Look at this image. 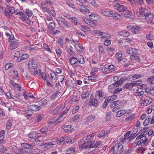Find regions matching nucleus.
Returning <instances> with one entry per match:
<instances>
[{"instance_id": "obj_1", "label": "nucleus", "mask_w": 154, "mask_h": 154, "mask_svg": "<svg viewBox=\"0 0 154 154\" xmlns=\"http://www.w3.org/2000/svg\"><path fill=\"white\" fill-rule=\"evenodd\" d=\"M147 139L145 136L139 135L136 137L132 146L136 147L137 146L143 145L146 143Z\"/></svg>"}, {"instance_id": "obj_2", "label": "nucleus", "mask_w": 154, "mask_h": 154, "mask_svg": "<svg viewBox=\"0 0 154 154\" xmlns=\"http://www.w3.org/2000/svg\"><path fill=\"white\" fill-rule=\"evenodd\" d=\"M68 111V110H66L63 111L62 113L60 114L55 121H54L53 119L50 120L49 122V124L50 125L51 124H52L53 125H54L63 121L64 119V115L67 113Z\"/></svg>"}, {"instance_id": "obj_3", "label": "nucleus", "mask_w": 154, "mask_h": 154, "mask_svg": "<svg viewBox=\"0 0 154 154\" xmlns=\"http://www.w3.org/2000/svg\"><path fill=\"white\" fill-rule=\"evenodd\" d=\"M56 20L60 27L63 28H67L70 27V25L62 17H57L56 18Z\"/></svg>"}, {"instance_id": "obj_4", "label": "nucleus", "mask_w": 154, "mask_h": 154, "mask_svg": "<svg viewBox=\"0 0 154 154\" xmlns=\"http://www.w3.org/2000/svg\"><path fill=\"white\" fill-rule=\"evenodd\" d=\"M34 61L32 60H30L28 63L29 68L30 71L33 72L35 74H37L38 72L36 65L34 63Z\"/></svg>"}, {"instance_id": "obj_5", "label": "nucleus", "mask_w": 154, "mask_h": 154, "mask_svg": "<svg viewBox=\"0 0 154 154\" xmlns=\"http://www.w3.org/2000/svg\"><path fill=\"white\" fill-rule=\"evenodd\" d=\"M152 101L151 98L143 96L140 98V104L142 106H146L151 104Z\"/></svg>"}, {"instance_id": "obj_6", "label": "nucleus", "mask_w": 154, "mask_h": 154, "mask_svg": "<svg viewBox=\"0 0 154 154\" xmlns=\"http://www.w3.org/2000/svg\"><path fill=\"white\" fill-rule=\"evenodd\" d=\"M13 9L14 10V8L11 7V10H10L5 7H3L0 6V12L3 13L5 16L10 17L13 14V11H12Z\"/></svg>"}, {"instance_id": "obj_7", "label": "nucleus", "mask_w": 154, "mask_h": 154, "mask_svg": "<svg viewBox=\"0 0 154 154\" xmlns=\"http://www.w3.org/2000/svg\"><path fill=\"white\" fill-rule=\"evenodd\" d=\"M55 26V24L54 23L51 22L49 24L48 28L49 32L54 35L58 34L60 32V31L54 29Z\"/></svg>"}, {"instance_id": "obj_8", "label": "nucleus", "mask_w": 154, "mask_h": 154, "mask_svg": "<svg viewBox=\"0 0 154 154\" xmlns=\"http://www.w3.org/2000/svg\"><path fill=\"white\" fill-rule=\"evenodd\" d=\"M123 148V145L121 144L119 145L118 146L116 145H115L111 149L110 151L112 152L113 154H116L117 153V151H121Z\"/></svg>"}, {"instance_id": "obj_9", "label": "nucleus", "mask_w": 154, "mask_h": 154, "mask_svg": "<svg viewBox=\"0 0 154 154\" xmlns=\"http://www.w3.org/2000/svg\"><path fill=\"white\" fill-rule=\"evenodd\" d=\"M114 8L120 12L126 11L128 8L124 5L118 3H116L114 6Z\"/></svg>"}, {"instance_id": "obj_10", "label": "nucleus", "mask_w": 154, "mask_h": 154, "mask_svg": "<svg viewBox=\"0 0 154 154\" xmlns=\"http://www.w3.org/2000/svg\"><path fill=\"white\" fill-rule=\"evenodd\" d=\"M20 19L23 22H24L29 25L32 23V22L29 19V17L25 14H22L21 17H19Z\"/></svg>"}, {"instance_id": "obj_11", "label": "nucleus", "mask_w": 154, "mask_h": 154, "mask_svg": "<svg viewBox=\"0 0 154 154\" xmlns=\"http://www.w3.org/2000/svg\"><path fill=\"white\" fill-rule=\"evenodd\" d=\"M10 41L11 42L10 44V49L12 50L18 47L19 44L18 41L17 40L13 38L10 40Z\"/></svg>"}, {"instance_id": "obj_12", "label": "nucleus", "mask_w": 154, "mask_h": 154, "mask_svg": "<svg viewBox=\"0 0 154 154\" xmlns=\"http://www.w3.org/2000/svg\"><path fill=\"white\" fill-rule=\"evenodd\" d=\"M124 47L127 49L126 50V52L129 54L133 55L137 53V50L134 48H129L127 45H125Z\"/></svg>"}, {"instance_id": "obj_13", "label": "nucleus", "mask_w": 154, "mask_h": 154, "mask_svg": "<svg viewBox=\"0 0 154 154\" xmlns=\"http://www.w3.org/2000/svg\"><path fill=\"white\" fill-rule=\"evenodd\" d=\"M92 97V95H91L89 101L90 105V106H93L95 107H97L98 105L99 100L97 98L94 99Z\"/></svg>"}, {"instance_id": "obj_14", "label": "nucleus", "mask_w": 154, "mask_h": 154, "mask_svg": "<svg viewBox=\"0 0 154 154\" xmlns=\"http://www.w3.org/2000/svg\"><path fill=\"white\" fill-rule=\"evenodd\" d=\"M145 18L148 20V23H154V17L153 14L149 13H146L145 15Z\"/></svg>"}, {"instance_id": "obj_15", "label": "nucleus", "mask_w": 154, "mask_h": 154, "mask_svg": "<svg viewBox=\"0 0 154 154\" xmlns=\"http://www.w3.org/2000/svg\"><path fill=\"white\" fill-rule=\"evenodd\" d=\"M40 137H38V138H36L35 140H34V141L35 142V144L36 145L41 146L44 144L45 143H44V141L45 140L46 137H44L42 139H41Z\"/></svg>"}, {"instance_id": "obj_16", "label": "nucleus", "mask_w": 154, "mask_h": 154, "mask_svg": "<svg viewBox=\"0 0 154 154\" xmlns=\"http://www.w3.org/2000/svg\"><path fill=\"white\" fill-rule=\"evenodd\" d=\"M58 139L57 138H54L51 140V142H48L45 143V145L49 146V147H52L53 146L57 144L58 143Z\"/></svg>"}, {"instance_id": "obj_17", "label": "nucleus", "mask_w": 154, "mask_h": 154, "mask_svg": "<svg viewBox=\"0 0 154 154\" xmlns=\"http://www.w3.org/2000/svg\"><path fill=\"white\" fill-rule=\"evenodd\" d=\"M100 12L103 15L110 17L112 16V12L109 9H102Z\"/></svg>"}, {"instance_id": "obj_18", "label": "nucleus", "mask_w": 154, "mask_h": 154, "mask_svg": "<svg viewBox=\"0 0 154 154\" xmlns=\"http://www.w3.org/2000/svg\"><path fill=\"white\" fill-rule=\"evenodd\" d=\"M62 128L66 132H71L74 130L72 127L70 125H63L62 127Z\"/></svg>"}, {"instance_id": "obj_19", "label": "nucleus", "mask_w": 154, "mask_h": 154, "mask_svg": "<svg viewBox=\"0 0 154 154\" xmlns=\"http://www.w3.org/2000/svg\"><path fill=\"white\" fill-rule=\"evenodd\" d=\"M96 98H98L101 100V102L104 99V96L102 91L98 90L96 94Z\"/></svg>"}, {"instance_id": "obj_20", "label": "nucleus", "mask_w": 154, "mask_h": 154, "mask_svg": "<svg viewBox=\"0 0 154 154\" xmlns=\"http://www.w3.org/2000/svg\"><path fill=\"white\" fill-rule=\"evenodd\" d=\"M28 109L33 111H36L39 110L41 107L40 106L36 105H32L28 106Z\"/></svg>"}, {"instance_id": "obj_21", "label": "nucleus", "mask_w": 154, "mask_h": 154, "mask_svg": "<svg viewBox=\"0 0 154 154\" xmlns=\"http://www.w3.org/2000/svg\"><path fill=\"white\" fill-rule=\"evenodd\" d=\"M147 11V10L143 8H140L139 9V14L138 16L139 17H144L146 12Z\"/></svg>"}, {"instance_id": "obj_22", "label": "nucleus", "mask_w": 154, "mask_h": 154, "mask_svg": "<svg viewBox=\"0 0 154 154\" xmlns=\"http://www.w3.org/2000/svg\"><path fill=\"white\" fill-rule=\"evenodd\" d=\"M28 137L29 138L33 139L32 141H34L36 138L41 137V136L37 134L35 132H31L28 134Z\"/></svg>"}, {"instance_id": "obj_23", "label": "nucleus", "mask_w": 154, "mask_h": 154, "mask_svg": "<svg viewBox=\"0 0 154 154\" xmlns=\"http://www.w3.org/2000/svg\"><path fill=\"white\" fill-rule=\"evenodd\" d=\"M21 146L23 147V150L25 151V149H33L34 146L32 145H30L27 143H23L21 144Z\"/></svg>"}, {"instance_id": "obj_24", "label": "nucleus", "mask_w": 154, "mask_h": 154, "mask_svg": "<svg viewBox=\"0 0 154 154\" xmlns=\"http://www.w3.org/2000/svg\"><path fill=\"white\" fill-rule=\"evenodd\" d=\"M69 60L70 64L73 66H75L76 65H77L78 62L76 58L72 57L70 58Z\"/></svg>"}, {"instance_id": "obj_25", "label": "nucleus", "mask_w": 154, "mask_h": 154, "mask_svg": "<svg viewBox=\"0 0 154 154\" xmlns=\"http://www.w3.org/2000/svg\"><path fill=\"white\" fill-rule=\"evenodd\" d=\"M116 82L113 83L112 84L110 85L109 86V91L111 92H113L114 90L119 85Z\"/></svg>"}, {"instance_id": "obj_26", "label": "nucleus", "mask_w": 154, "mask_h": 154, "mask_svg": "<svg viewBox=\"0 0 154 154\" xmlns=\"http://www.w3.org/2000/svg\"><path fill=\"white\" fill-rule=\"evenodd\" d=\"M137 85V83L135 82L128 83L125 85V88L128 89H131L134 86Z\"/></svg>"}, {"instance_id": "obj_27", "label": "nucleus", "mask_w": 154, "mask_h": 154, "mask_svg": "<svg viewBox=\"0 0 154 154\" xmlns=\"http://www.w3.org/2000/svg\"><path fill=\"white\" fill-rule=\"evenodd\" d=\"M53 125L52 124H51L50 125L48 123V125L45 127L44 128L41 129L40 131L43 133H45L46 132L50 131L51 129V125Z\"/></svg>"}, {"instance_id": "obj_28", "label": "nucleus", "mask_w": 154, "mask_h": 154, "mask_svg": "<svg viewBox=\"0 0 154 154\" xmlns=\"http://www.w3.org/2000/svg\"><path fill=\"white\" fill-rule=\"evenodd\" d=\"M131 28V31L135 34L139 32L140 28L137 25H134L133 26H130Z\"/></svg>"}, {"instance_id": "obj_29", "label": "nucleus", "mask_w": 154, "mask_h": 154, "mask_svg": "<svg viewBox=\"0 0 154 154\" xmlns=\"http://www.w3.org/2000/svg\"><path fill=\"white\" fill-rule=\"evenodd\" d=\"M5 33L7 36H10L8 38V41L9 42H10V40L14 38V35L12 34V32L10 30L8 31H6Z\"/></svg>"}, {"instance_id": "obj_30", "label": "nucleus", "mask_w": 154, "mask_h": 154, "mask_svg": "<svg viewBox=\"0 0 154 154\" xmlns=\"http://www.w3.org/2000/svg\"><path fill=\"white\" fill-rule=\"evenodd\" d=\"M122 51L117 52L116 54V57L118 62L121 61L122 60Z\"/></svg>"}, {"instance_id": "obj_31", "label": "nucleus", "mask_w": 154, "mask_h": 154, "mask_svg": "<svg viewBox=\"0 0 154 154\" xmlns=\"http://www.w3.org/2000/svg\"><path fill=\"white\" fill-rule=\"evenodd\" d=\"M101 38L104 39L106 40L111 38L110 36L108 34L105 33L101 32L100 36Z\"/></svg>"}, {"instance_id": "obj_32", "label": "nucleus", "mask_w": 154, "mask_h": 154, "mask_svg": "<svg viewBox=\"0 0 154 154\" xmlns=\"http://www.w3.org/2000/svg\"><path fill=\"white\" fill-rule=\"evenodd\" d=\"M74 45L76 50L78 51H82L83 50V46L79 43L76 44Z\"/></svg>"}, {"instance_id": "obj_33", "label": "nucleus", "mask_w": 154, "mask_h": 154, "mask_svg": "<svg viewBox=\"0 0 154 154\" xmlns=\"http://www.w3.org/2000/svg\"><path fill=\"white\" fill-rule=\"evenodd\" d=\"M72 48L71 46H70L69 47L66 46L65 48L66 51L70 55H73L74 54V52L72 50Z\"/></svg>"}, {"instance_id": "obj_34", "label": "nucleus", "mask_w": 154, "mask_h": 154, "mask_svg": "<svg viewBox=\"0 0 154 154\" xmlns=\"http://www.w3.org/2000/svg\"><path fill=\"white\" fill-rule=\"evenodd\" d=\"M127 112L126 110L125 109L121 110L117 112L116 116L118 117H119L125 114Z\"/></svg>"}, {"instance_id": "obj_35", "label": "nucleus", "mask_w": 154, "mask_h": 154, "mask_svg": "<svg viewBox=\"0 0 154 154\" xmlns=\"http://www.w3.org/2000/svg\"><path fill=\"white\" fill-rule=\"evenodd\" d=\"M112 14V16L110 17H112L115 20H119L121 17L120 14H116L113 12Z\"/></svg>"}, {"instance_id": "obj_36", "label": "nucleus", "mask_w": 154, "mask_h": 154, "mask_svg": "<svg viewBox=\"0 0 154 154\" xmlns=\"http://www.w3.org/2000/svg\"><path fill=\"white\" fill-rule=\"evenodd\" d=\"M141 77L140 75L136 74L129 76V79L131 80H134L137 79H139Z\"/></svg>"}, {"instance_id": "obj_37", "label": "nucleus", "mask_w": 154, "mask_h": 154, "mask_svg": "<svg viewBox=\"0 0 154 154\" xmlns=\"http://www.w3.org/2000/svg\"><path fill=\"white\" fill-rule=\"evenodd\" d=\"M11 84L15 88H17L19 91H21V88L20 86L18 84L14 83L12 80L11 81Z\"/></svg>"}, {"instance_id": "obj_38", "label": "nucleus", "mask_w": 154, "mask_h": 154, "mask_svg": "<svg viewBox=\"0 0 154 154\" xmlns=\"http://www.w3.org/2000/svg\"><path fill=\"white\" fill-rule=\"evenodd\" d=\"M43 116L42 114H38L36 115L35 118V122H38L41 121L43 118Z\"/></svg>"}, {"instance_id": "obj_39", "label": "nucleus", "mask_w": 154, "mask_h": 154, "mask_svg": "<svg viewBox=\"0 0 154 154\" xmlns=\"http://www.w3.org/2000/svg\"><path fill=\"white\" fill-rule=\"evenodd\" d=\"M101 32L98 30H95L91 31V33L93 35L99 36H100Z\"/></svg>"}, {"instance_id": "obj_40", "label": "nucleus", "mask_w": 154, "mask_h": 154, "mask_svg": "<svg viewBox=\"0 0 154 154\" xmlns=\"http://www.w3.org/2000/svg\"><path fill=\"white\" fill-rule=\"evenodd\" d=\"M80 11L82 13L86 12L89 13L90 12L89 10L87 8L85 5H82L81 6L80 8Z\"/></svg>"}, {"instance_id": "obj_41", "label": "nucleus", "mask_w": 154, "mask_h": 154, "mask_svg": "<svg viewBox=\"0 0 154 154\" xmlns=\"http://www.w3.org/2000/svg\"><path fill=\"white\" fill-rule=\"evenodd\" d=\"M86 2L95 7H98V5L94 0H86Z\"/></svg>"}, {"instance_id": "obj_42", "label": "nucleus", "mask_w": 154, "mask_h": 154, "mask_svg": "<svg viewBox=\"0 0 154 154\" xmlns=\"http://www.w3.org/2000/svg\"><path fill=\"white\" fill-rule=\"evenodd\" d=\"M123 15L125 17L130 18L133 16V14L131 11H128L124 13Z\"/></svg>"}, {"instance_id": "obj_43", "label": "nucleus", "mask_w": 154, "mask_h": 154, "mask_svg": "<svg viewBox=\"0 0 154 154\" xmlns=\"http://www.w3.org/2000/svg\"><path fill=\"white\" fill-rule=\"evenodd\" d=\"M94 141H90L86 142V145L88 146V148H93L94 147Z\"/></svg>"}, {"instance_id": "obj_44", "label": "nucleus", "mask_w": 154, "mask_h": 154, "mask_svg": "<svg viewBox=\"0 0 154 154\" xmlns=\"http://www.w3.org/2000/svg\"><path fill=\"white\" fill-rule=\"evenodd\" d=\"M117 98V96L116 95H113L109 97L107 99V102H111L115 100Z\"/></svg>"}, {"instance_id": "obj_45", "label": "nucleus", "mask_w": 154, "mask_h": 154, "mask_svg": "<svg viewBox=\"0 0 154 154\" xmlns=\"http://www.w3.org/2000/svg\"><path fill=\"white\" fill-rule=\"evenodd\" d=\"M80 29L84 32H87L90 30V29L88 27L84 25H82Z\"/></svg>"}, {"instance_id": "obj_46", "label": "nucleus", "mask_w": 154, "mask_h": 154, "mask_svg": "<svg viewBox=\"0 0 154 154\" xmlns=\"http://www.w3.org/2000/svg\"><path fill=\"white\" fill-rule=\"evenodd\" d=\"M95 135V134L94 133H93L91 132H89L88 133L87 138H86V140H91L92 139Z\"/></svg>"}, {"instance_id": "obj_47", "label": "nucleus", "mask_w": 154, "mask_h": 154, "mask_svg": "<svg viewBox=\"0 0 154 154\" xmlns=\"http://www.w3.org/2000/svg\"><path fill=\"white\" fill-rule=\"evenodd\" d=\"M26 49H28L30 51H32L35 49L36 48V46L35 45H32L26 46Z\"/></svg>"}, {"instance_id": "obj_48", "label": "nucleus", "mask_w": 154, "mask_h": 154, "mask_svg": "<svg viewBox=\"0 0 154 154\" xmlns=\"http://www.w3.org/2000/svg\"><path fill=\"white\" fill-rule=\"evenodd\" d=\"M75 152V149L73 147H71L66 150V152L68 153L73 154Z\"/></svg>"}, {"instance_id": "obj_49", "label": "nucleus", "mask_w": 154, "mask_h": 154, "mask_svg": "<svg viewBox=\"0 0 154 154\" xmlns=\"http://www.w3.org/2000/svg\"><path fill=\"white\" fill-rule=\"evenodd\" d=\"M25 93H24L23 94V95L24 97V98L26 100H27L28 97H29L31 99H34V97L32 94L31 93H29L28 94V96H27L26 94V92L24 91Z\"/></svg>"}, {"instance_id": "obj_50", "label": "nucleus", "mask_w": 154, "mask_h": 154, "mask_svg": "<svg viewBox=\"0 0 154 154\" xmlns=\"http://www.w3.org/2000/svg\"><path fill=\"white\" fill-rule=\"evenodd\" d=\"M77 59L78 62L79 63L82 64L84 63L85 62V60L83 56L82 55L79 56Z\"/></svg>"}, {"instance_id": "obj_51", "label": "nucleus", "mask_w": 154, "mask_h": 154, "mask_svg": "<svg viewBox=\"0 0 154 154\" xmlns=\"http://www.w3.org/2000/svg\"><path fill=\"white\" fill-rule=\"evenodd\" d=\"M25 14L28 17H31L32 15V12L29 9H26L25 10Z\"/></svg>"}, {"instance_id": "obj_52", "label": "nucleus", "mask_w": 154, "mask_h": 154, "mask_svg": "<svg viewBox=\"0 0 154 154\" xmlns=\"http://www.w3.org/2000/svg\"><path fill=\"white\" fill-rule=\"evenodd\" d=\"M61 93L59 92H57L52 95L51 97V99L54 100L60 96Z\"/></svg>"}, {"instance_id": "obj_53", "label": "nucleus", "mask_w": 154, "mask_h": 154, "mask_svg": "<svg viewBox=\"0 0 154 154\" xmlns=\"http://www.w3.org/2000/svg\"><path fill=\"white\" fill-rule=\"evenodd\" d=\"M89 94L87 91H85L83 92L82 95V100H84L88 96Z\"/></svg>"}, {"instance_id": "obj_54", "label": "nucleus", "mask_w": 154, "mask_h": 154, "mask_svg": "<svg viewBox=\"0 0 154 154\" xmlns=\"http://www.w3.org/2000/svg\"><path fill=\"white\" fill-rule=\"evenodd\" d=\"M95 118V116L93 115H90L87 117L88 122H92Z\"/></svg>"}, {"instance_id": "obj_55", "label": "nucleus", "mask_w": 154, "mask_h": 154, "mask_svg": "<svg viewBox=\"0 0 154 154\" xmlns=\"http://www.w3.org/2000/svg\"><path fill=\"white\" fill-rule=\"evenodd\" d=\"M148 82L151 85L154 83V75H152L147 80Z\"/></svg>"}, {"instance_id": "obj_56", "label": "nucleus", "mask_w": 154, "mask_h": 154, "mask_svg": "<svg viewBox=\"0 0 154 154\" xmlns=\"http://www.w3.org/2000/svg\"><path fill=\"white\" fill-rule=\"evenodd\" d=\"M70 20H71V22L73 24L75 25H77L78 21V19L76 17H72Z\"/></svg>"}, {"instance_id": "obj_57", "label": "nucleus", "mask_w": 154, "mask_h": 154, "mask_svg": "<svg viewBox=\"0 0 154 154\" xmlns=\"http://www.w3.org/2000/svg\"><path fill=\"white\" fill-rule=\"evenodd\" d=\"M125 78L124 77L121 78L118 82H116L118 84V85L119 86L120 85H122L125 81Z\"/></svg>"}, {"instance_id": "obj_58", "label": "nucleus", "mask_w": 154, "mask_h": 154, "mask_svg": "<svg viewBox=\"0 0 154 154\" xmlns=\"http://www.w3.org/2000/svg\"><path fill=\"white\" fill-rule=\"evenodd\" d=\"M83 20L88 25H91V23H93V21H91L87 18L85 17L83 18Z\"/></svg>"}, {"instance_id": "obj_59", "label": "nucleus", "mask_w": 154, "mask_h": 154, "mask_svg": "<svg viewBox=\"0 0 154 154\" xmlns=\"http://www.w3.org/2000/svg\"><path fill=\"white\" fill-rule=\"evenodd\" d=\"M12 149L14 151L15 154H18L20 152L21 150L18 149L15 146H12Z\"/></svg>"}, {"instance_id": "obj_60", "label": "nucleus", "mask_w": 154, "mask_h": 154, "mask_svg": "<svg viewBox=\"0 0 154 154\" xmlns=\"http://www.w3.org/2000/svg\"><path fill=\"white\" fill-rule=\"evenodd\" d=\"M12 11H13V14L14 13L15 15L19 14L20 15H21L23 14L22 12L20 11L19 10L17 9L16 10H14V9L13 10V9Z\"/></svg>"}, {"instance_id": "obj_61", "label": "nucleus", "mask_w": 154, "mask_h": 154, "mask_svg": "<svg viewBox=\"0 0 154 154\" xmlns=\"http://www.w3.org/2000/svg\"><path fill=\"white\" fill-rule=\"evenodd\" d=\"M98 49L99 53L100 54H103L104 53V51L103 47L101 45H99L98 46Z\"/></svg>"}, {"instance_id": "obj_62", "label": "nucleus", "mask_w": 154, "mask_h": 154, "mask_svg": "<svg viewBox=\"0 0 154 154\" xmlns=\"http://www.w3.org/2000/svg\"><path fill=\"white\" fill-rule=\"evenodd\" d=\"M102 143L101 141H98L94 143V148H99L102 146Z\"/></svg>"}, {"instance_id": "obj_63", "label": "nucleus", "mask_w": 154, "mask_h": 154, "mask_svg": "<svg viewBox=\"0 0 154 154\" xmlns=\"http://www.w3.org/2000/svg\"><path fill=\"white\" fill-rule=\"evenodd\" d=\"M7 150L2 145H0V154H4V152Z\"/></svg>"}, {"instance_id": "obj_64", "label": "nucleus", "mask_w": 154, "mask_h": 154, "mask_svg": "<svg viewBox=\"0 0 154 154\" xmlns=\"http://www.w3.org/2000/svg\"><path fill=\"white\" fill-rule=\"evenodd\" d=\"M43 47L48 52L50 53L51 52L50 49L49 48V46L47 44H44L43 45Z\"/></svg>"}]
</instances>
